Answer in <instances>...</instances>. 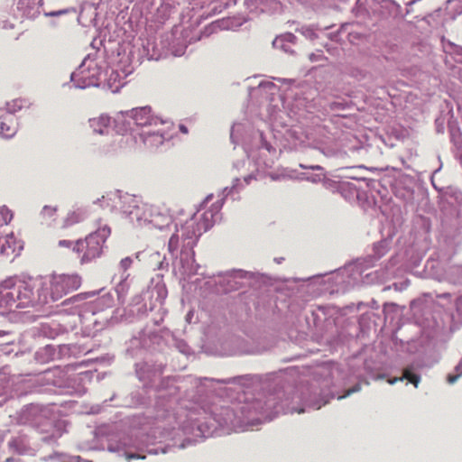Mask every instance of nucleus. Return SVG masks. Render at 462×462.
I'll use <instances>...</instances> for the list:
<instances>
[{
	"label": "nucleus",
	"mask_w": 462,
	"mask_h": 462,
	"mask_svg": "<svg viewBox=\"0 0 462 462\" xmlns=\"http://www.w3.org/2000/svg\"><path fill=\"white\" fill-rule=\"evenodd\" d=\"M41 280V291L38 301L41 304L50 300L56 301L66 294L78 290L81 284V278L78 274H53L49 278H38Z\"/></svg>",
	"instance_id": "f257e3e1"
},
{
	"label": "nucleus",
	"mask_w": 462,
	"mask_h": 462,
	"mask_svg": "<svg viewBox=\"0 0 462 462\" xmlns=\"http://www.w3.org/2000/svg\"><path fill=\"white\" fill-rule=\"evenodd\" d=\"M110 234V227L103 226L89 234L85 239L78 240L73 246V251L79 254L80 263H87L98 258L102 254L103 245Z\"/></svg>",
	"instance_id": "f03ea898"
},
{
	"label": "nucleus",
	"mask_w": 462,
	"mask_h": 462,
	"mask_svg": "<svg viewBox=\"0 0 462 462\" xmlns=\"http://www.w3.org/2000/svg\"><path fill=\"white\" fill-rule=\"evenodd\" d=\"M125 199L127 202L134 204L133 209L128 213L134 215L137 220L149 223L158 229H162L171 223V217L165 208L147 203L139 205L135 196H126Z\"/></svg>",
	"instance_id": "7ed1b4c3"
},
{
	"label": "nucleus",
	"mask_w": 462,
	"mask_h": 462,
	"mask_svg": "<svg viewBox=\"0 0 462 462\" xmlns=\"http://www.w3.org/2000/svg\"><path fill=\"white\" fill-rule=\"evenodd\" d=\"M14 288L17 292L15 293V300L18 309L26 308L35 303L41 304L38 301V295L41 291V280H38V278L14 282Z\"/></svg>",
	"instance_id": "20e7f679"
},
{
	"label": "nucleus",
	"mask_w": 462,
	"mask_h": 462,
	"mask_svg": "<svg viewBox=\"0 0 462 462\" xmlns=\"http://www.w3.org/2000/svg\"><path fill=\"white\" fill-rule=\"evenodd\" d=\"M71 79L79 88L97 86L99 80V69L94 62H83L79 69L71 74Z\"/></svg>",
	"instance_id": "39448f33"
},
{
	"label": "nucleus",
	"mask_w": 462,
	"mask_h": 462,
	"mask_svg": "<svg viewBox=\"0 0 462 462\" xmlns=\"http://www.w3.org/2000/svg\"><path fill=\"white\" fill-rule=\"evenodd\" d=\"M211 217L212 214L205 212L199 220L196 217L187 220L181 226L182 237L192 239L200 236L212 226Z\"/></svg>",
	"instance_id": "423d86ee"
},
{
	"label": "nucleus",
	"mask_w": 462,
	"mask_h": 462,
	"mask_svg": "<svg viewBox=\"0 0 462 462\" xmlns=\"http://www.w3.org/2000/svg\"><path fill=\"white\" fill-rule=\"evenodd\" d=\"M122 114L131 117L137 125L141 126L156 125L159 120L152 115V108L148 106L133 108L129 111L122 112Z\"/></svg>",
	"instance_id": "0eeeda50"
},
{
	"label": "nucleus",
	"mask_w": 462,
	"mask_h": 462,
	"mask_svg": "<svg viewBox=\"0 0 462 462\" xmlns=\"http://www.w3.org/2000/svg\"><path fill=\"white\" fill-rule=\"evenodd\" d=\"M16 291L14 288V282L13 280H6L0 285V308L4 309H18L16 302Z\"/></svg>",
	"instance_id": "6e6552de"
},
{
	"label": "nucleus",
	"mask_w": 462,
	"mask_h": 462,
	"mask_svg": "<svg viewBox=\"0 0 462 462\" xmlns=\"http://www.w3.org/2000/svg\"><path fill=\"white\" fill-rule=\"evenodd\" d=\"M17 132V123L13 115H8L3 118L0 124V135L9 139L14 136Z\"/></svg>",
	"instance_id": "1a4fd4ad"
},
{
	"label": "nucleus",
	"mask_w": 462,
	"mask_h": 462,
	"mask_svg": "<svg viewBox=\"0 0 462 462\" xmlns=\"http://www.w3.org/2000/svg\"><path fill=\"white\" fill-rule=\"evenodd\" d=\"M17 248H20V246L12 233L5 236H0V254H6L9 256L14 254Z\"/></svg>",
	"instance_id": "9d476101"
},
{
	"label": "nucleus",
	"mask_w": 462,
	"mask_h": 462,
	"mask_svg": "<svg viewBox=\"0 0 462 462\" xmlns=\"http://www.w3.org/2000/svg\"><path fill=\"white\" fill-rule=\"evenodd\" d=\"M140 137L143 144L150 149L161 146L165 140L164 135L160 132H143L140 134Z\"/></svg>",
	"instance_id": "9b49d317"
},
{
	"label": "nucleus",
	"mask_w": 462,
	"mask_h": 462,
	"mask_svg": "<svg viewBox=\"0 0 462 462\" xmlns=\"http://www.w3.org/2000/svg\"><path fill=\"white\" fill-rule=\"evenodd\" d=\"M111 118L108 116H100L89 120L93 131L99 134H104L110 127Z\"/></svg>",
	"instance_id": "f8f14e48"
},
{
	"label": "nucleus",
	"mask_w": 462,
	"mask_h": 462,
	"mask_svg": "<svg viewBox=\"0 0 462 462\" xmlns=\"http://www.w3.org/2000/svg\"><path fill=\"white\" fill-rule=\"evenodd\" d=\"M84 218L83 213L80 211H71L65 219V226H71L79 223Z\"/></svg>",
	"instance_id": "ddd939ff"
},
{
	"label": "nucleus",
	"mask_w": 462,
	"mask_h": 462,
	"mask_svg": "<svg viewBox=\"0 0 462 462\" xmlns=\"http://www.w3.org/2000/svg\"><path fill=\"white\" fill-rule=\"evenodd\" d=\"M408 380L411 383H412L415 387H418L420 377V375L411 372L410 368H405L402 373V380Z\"/></svg>",
	"instance_id": "4468645a"
},
{
	"label": "nucleus",
	"mask_w": 462,
	"mask_h": 462,
	"mask_svg": "<svg viewBox=\"0 0 462 462\" xmlns=\"http://www.w3.org/2000/svg\"><path fill=\"white\" fill-rule=\"evenodd\" d=\"M57 212V208L52 206H45L41 211V217L43 220L54 219Z\"/></svg>",
	"instance_id": "2eb2a0df"
},
{
	"label": "nucleus",
	"mask_w": 462,
	"mask_h": 462,
	"mask_svg": "<svg viewBox=\"0 0 462 462\" xmlns=\"http://www.w3.org/2000/svg\"><path fill=\"white\" fill-rule=\"evenodd\" d=\"M0 213L3 216V221L5 225H7L8 223L11 222V220L13 218V214L7 208H5V207L1 208Z\"/></svg>",
	"instance_id": "dca6fc26"
},
{
	"label": "nucleus",
	"mask_w": 462,
	"mask_h": 462,
	"mask_svg": "<svg viewBox=\"0 0 462 462\" xmlns=\"http://www.w3.org/2000/svg\"><path fill=\"white\" fill-rule=\"evenodd\" d=\"M133 261L130 257H125L124 259L121 260L120 262V267L124 270V271H126L132 264Z\"/></svg>",
	"instance_id": "f3484780"
},
{
	"label": "nucleus",
	"mask_w": 462,
	"mask_h": 462,
	"mask_svg": "<svg viewBox=\"0 0 462 462\" xmlns=\"http://www.w3.org/2000/svg\"><path fill=\"white\" fill-rule=\"evenodd\" d=\"M360 389H361L360 384H356V385H355L354 387H352V388L348 389V390L346 391V394H345V395H343V396H340L338 399H342V398H344V397H346V396L350 395V394H351V393H356V392L360 391Z\"/></svg>",
	"instance_id": "a211bd4d"
},
{
	"label": "nucleus",
	"mask_w": 462,
	"mask_h": 462,
	"mask_svg": "<svg viewBox=\"0 0 462 462\" xmlns=\"http://www.w3.org/2000/svg\"><path fill=\"white\" fill-rule=\"evenodd\" d=\"M125 457H126L127 461H130L132 459H143V458H145L144 456H141L139 454H134V453H127L125 455Z\"/></svg>",
	"instance_id": "6ab92c4d"
},
{
	"label": "nucleus",
	"mask_w": 462,
	"mask_h": 462,
	"mask_svg": "<svg viewBox=\"0 0 462 462\" xmlns=\"http://www.w3.org/2000/svg\"><path fill=\"white\" fill-rule=\"evenodd\" d=\"M68 13H69V9H62V10L48 13V14H46V15L58 16V15L68 14Z\"/></svg>",
	"instance_id": "aec40b11"
},
{
	"label": "nucleus",
	"mask_w": 462,
	"mask_h": 462,
	"mask_svg": "<svg viewBox=\"0 0 462 462\" xmlns=\"http://www.w3.org/2000/svg\"><path fill=\"white\" fill-rule=\"evenodd\" d=\"M457 311L462 316V296L456 301Z\"/></svg>",
	"instance_id": "412c9836"
},
{
	"label": "nucleus",
	"mask_w": 462,
	"mask_h": 462,
	"mask_svg": "<svg viewBox=\"0 0 462 462\" xmlns=\"http://www.w3.org/2000/svg\"><path fill=\"white\" fill-rule=\"evenodd\" d=\"M71 245H72V242L69 241V240H60L59 241V245L60 246L69 247Z\"/></svg>",
	"instance_id": "4be33fe9"
},
{
	"label": "nucleus",
	"mask_w": 462,
	"mask_h": 462,
	"mask_svg": "<svg viewBox=\"0 0 462 462\" xmlns=\"http://www.w3.org/2000/svg\"><path fill=\"white\" fill-rule=\"evenodd\" d=\"M401 381H402V376H401V377H393L392 379H388V383L394 384L397 382H401Z\"/></svg>",
	"instance_id": "5701e85b"
},
{
	"label": "nucleus",
	"mask_w": 462,
	"mask_h": 462,
	"mask_svg": "<svg viewBox=\"0 0 462 462\" xmlns=\"http://www.w3.org/2000/svg\"><path fill=\"white\" fill-rule=\"evenodd\" d=\"M179 129H180V131L182 134H187L189 133V130H188L187 126H186V125H179Z\"/></svg>",
	"instance_id": "b1692460"
},
{
	"label": "nucleus",
	"mask_w": 462,
	"mask_h": 462,
	"mask_svg": "<svg viewBox=\"0 0 462 462\" xmlns=\"http://www.w3.org/2000/svg\"><path fill=\"white\" fill-rule=\"evenodd\" d=\"M300 167L303 168V169H311V170H317V171L321 170V167L319 166V165L310 166V167H305L303 165H300Z\"/></svg>",
	"instance_id": "393cba45"
},
{
	"label": "nucleus",
	"mask_w": 462,
	"mask_h": 462,
	"mask_svg": "<svg viewBox=\"0 0 462 462\" xmlns=\"http://www.w3.org/2000/svg\"><path fill=\"white\" fill-rule=\"evenodd\" d=\"M377 378H379V379H383V378H384V374H379V375L377 376Z\"/></svg>",
	"instance_id": "a878e982"
},
{
	"label": "nucleus",
	"mask_w": 462,
	"mask_h": 462,
	"mask_svg": "<svg viewBox=\"0 0 462 462\" xmlns=\"http://www.w3.org/2000/svg\"><path fill=\"white\" fill-rule=\"evenodd\" d=\"M174 237H175V236H172L171 237V241H172V240L174 239Z\"/></svg>",
	"instance_id": "bb28decb"
}]
</instances>
